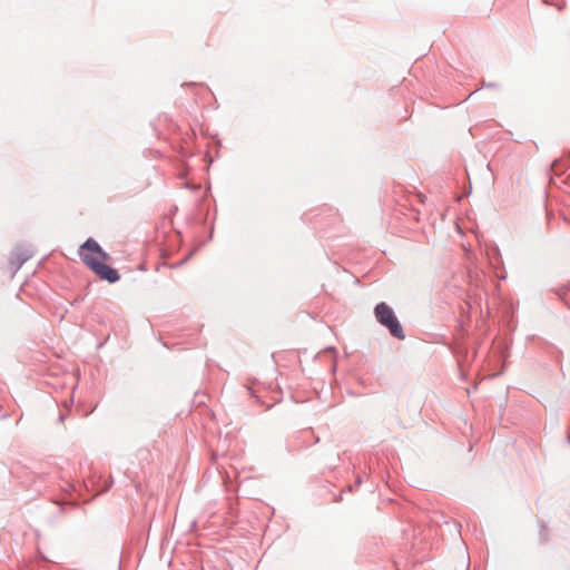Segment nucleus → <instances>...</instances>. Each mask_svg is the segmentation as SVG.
I'll list each match as a JSON object with an SVG mask.
<instances>
[{
    "instance_id": "nucleus-1",
    "label": "nucleus",
    "mask_w": 570,
    "mask_h": 570,
    "mask_svg": "<svg viewBox=\"0 0 570 570\" xmlns=\"http://www.w3.org/2000/svg\"><path fill=\"white\" fill-rule=\"evenodd\" d=\"M374 314L376 321L381 325L385 326L390 331L392 336L399 340L405 338V334L399 320L396 318L393 309L386 303H379L375 306Z\"/></svg>"
},
{
    "instance_id": "nucleus-2",
    "label": "nucleus",
    "mask_w": 570,
    "mask_h": 570,
    "mask_svg": "<svg viewBox=\"0 0 570 570\" xmlns=\"http://www.w3.org/2000/svg\"><path fill=\"white\" fill-rule=\"evenodd\" d=\"M79 256L82 262L101 279H105L109 283H116L119 281L120 276L117 269L104 264L102 262L95 258L92 255L88 253H82L79 250Z\"/></svg>"
},
{
    "instance_id": "nucleus-3",
    "label": "nucleus",
    "mask_w": 570,
    "mask_h": 570,
    "mask_svg": "<svg viewBox=\"0 0 570 570\" xmlns=\"http://www.w3.org/2000/svg\"><path fill=\"white\" fill-rule=\"evenodd\" d=\"M82 253L95 254L98 261L105 262L110 261V255L106 253L100 245L94 239L88 238L79 248Z\"/></svg>"
},
{
    "instance_id": "nucleus-4",
    "label": "nucleus",
    "mask_w": 570,
    "mask_h": 570,
    "mask_svg": "<svg viewBox=\"0 0 570 570\" xmlns=\"http://www.w3.org/2000/svg\"><path fill=\"white\" fill-rule=\"evenodd\" d=\"M32 253L31 250H22V252H16L12 258V264H16V269H19L23 263H26L30 257Z\"/></svg>"
},
{
    "instance_id": "nucleus-5",
    "label": "nucleus",
    "mask_w": 570,
    "mask_h": 570,
    "mask_svg": "<svg viewBox=\"0 0 570 570\" xmlns=\"http://www.w3.org/2000/svg\"><path fill=\"white\" fill-rule=\"evenodd\" d=\"M482 87L497 88V87H498V83H494V82L487 83L485 81H483V82H482Z\"/></svg>"
},
{
    "instance_id": "nucleus-6",
    "label": "nucleus",
    "mask_w": 570,
    "mask_h": 570,
    "mask_svg": "<svg viewBox=\"0 0 570 570\" xmlns=\"http://www.w3.org/2000/svg\"><path fill=\"white\" fill-rule=\"evenodd\" d=\"M568 441H569V443H570V434L568 435Z\"/></svg>"
}]
</instances>
